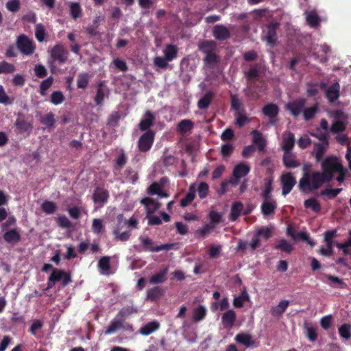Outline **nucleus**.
<instances>
[{"label": "nucleus", "mask_w": 351, "mask_h": 351, "mask_svg": "<svg viewBox=\"0 0 351 351\" xmlns=\"http://www.w3.org/2000/svg\"><path fill=\"white\" fill-rule=\"evenodd\" d=\"M159 328L160 324L157 321H152L142 326L139 330V332L143 335H149L158 330Z\"/></svg>", "instance_id": "obj_35"}, {"label": "nucleus", "mask_w": 351, "mask_h": 351, "mask_svg": "<svg viewBox=\"0 0 351 351\" xmlns=\"http://www.w3.org/2000/svg\"><path fill=\"white\" fill-rule=\"evenodd\" d=\"M280 26V23L277 22H271L266 26V29L264 31V38L265 41L271 45H274L277 40V29Z\"/></svg>", "instance_id": "obj_9"}, {"label": "nucleus", "mask_w": 351, "mask_h": 351, "mask_svg": "<svg viewBox=\"0 0 351 351\" xmlns=\"http://www.w3.org/2000/svg\"><path fill=\"white\" fill-rule=\"evenodd\" d=\"M53 82V77L49 76L46 80H43L40 84V94L43 96L46 95V91L51 86Z\"/></svg>", "instance_id": "obj_54"}, {"label": "nucleus", "mask_w": 351, "mask_h": 351, "mask_svg": "<svg viewBox=\"0 0 351 351\" xmlns=\"http://www.w3.org/2000/svg\"><path fill=\"white\" fill-rule=\"evenodd\" d=\"M311 167V165L306 163L302 167L304 171L302 177L299 181V189L304 193H308L312 191L317 190L319 188H314L313 186V172L310 173L309 170Z\"/></svg>", "instance_id": "obj_3"}, {"label": "nucleus", "mask_w": 351, "mask_h": 351, "mask_svg": "<svg viewBox=\"0 0 351 351\" xmlns=\"http://www.w3.org/2000/svg\"><path fill=\"white\" fill-rule=\"evenodd\" d=\"M340 96V84L338 82H334L326 90V97L329 102H335Z\"/></svg>", "instance_id": "obj_19"}, {"label": "nucleus", "mask_w": 351, "mask_h": 351, "mask_svg": "<svg viewBox=\"0 0 351 351\" xmlns=\"http://www.w3.org/2000/svg\"><path fill=\"white\" fill-rule=\"evenodd\" d=\"M42 210L47 214H53L57 208L56 203L51 201H45L41 206Z\"/></svg>", "instance_id": "obj_58"}, {"label": "nucleus", "mask_w": 351, "mask_h": 351, "mask_svg": "<svg viewBox=\"0 0 351 351\" xmlns=\"http://www.w3.org/2000/svg\"><path fill=\"white\" fill-rule=\"evenodd\" d=\"M90 80V75L87 73H81L77 75V86L79 88L84 89L87 87Z\"/></svg>", "instance_id": "obj_49"}, {"label": "nucleus", "mask_w": 351, "mask_h": 351, "mask_svg": "<svg viewBox=\"0 0 351 351\" xmlns=\"http://www.w3.org/2000/svg\"><path fill=\"white\" fill-rule=\"evenodd\" d=\"M282 161L284 165L288 169L296 168L300 165V163L296 160L295 156L291 152H284Z\"/></svg>", "instance_id": "obj_21"}, {"label": "nucleus", "mask_w": 351, "mask_h": 351, "mask_svg": "<svg viewBox=\"0 0 351 351\" xmlns=\"http://www.w3.org/2000/svg\"><path fill=\"white\" fill-rule=\"evenodd\" d=\"M254 234L259 239L263 237L265 239H269L272 236V231L268 227H261L256 231Z\"/></svg>", "instance_id": "obj_56"}, {"label": "nucleus", "mask_w": 351, "mask_h": 351, "mask_svg": "<svg viewBox=\"0 0 351 351\" xmlns=\"http://www.w3.org/2000/svg\"><path fill=\"white\" fill-rule=\"evenodd\" d=\"M304 206L306 208H311L315 213H318L321 210V205L315 197L306 199L304 202Z\"/></svg>", "instance_id": "obj_40"}, {"label": "nucleus", "mask_w": 351, "mask_h": 351, "mask_svg": "<svg viewBox=\"0 0 351 351\" xmlns=\"http://www.w3.org/2000/svg\"><path fill=\"white\" fill-rule=\"evenodd\" d=\"M16 46L22 53L27 56L32 55L35 50L33 42L23 34L17 38Z\"/></svg>", "instance_id": "obj_5"}, {"label": "nucleus", "mask_w": 351, "mask_h": 351, "mask_svg": "<svg viewBox=\"0 0 351 351\" xmlns=\"http://www.w3.org/2000/svg\"><path fill=\"white\" fill-rule=\"evenodd\" d=\"M165 57L169 62L172 61L177 57L178 48L173 45H168L164 50Z\"/></svg>", "instance_id": "obj_42"}, {"label": "nucleus", "mask_w": 351, "mask_h": 351, "mask_svg": "<svg viewBox=\"0 0 351 351\" xmlns=\"http://www.w3.org/2000/svg\"><path fill=\"white\" fill-rule=\"evenodd\" d=\"M98 267L103 271H108L110 269V257L104 256L101 258L98 262Z\"/></svg>", "instance_id": "obj_60"}, {"label": "nucleus", "mask_w": 351, "mask_h": 351, "mask_svg": "<svg viewBox=\"0 0 351 351\" xmlns=\"http://www.w3.org/2000/svg\"><path fill=\"white\" fill-rule=\"evenodd\" d=\"M234 116L235 117L234 123L239 128L243 127L249 121L245 112H234Z\"/></svg>", "instance_id": "obj_47"}, {"label": "nucleus", "mask_w": 351, "mask_h": 351, "mask_svg": "<svg viewBox=\"0 0 351 351\" xmlns=\"http://www.w3.org/2000/svg\"><path fill=\"white\" fill-rule=\"evenodd\" d=\"M277 202L274 199H263L261 206V213L264 216H269L274 214L277 208Z\"/></svg>", "instance_id": "obj_17"}, {"label": "nucleus", "mask_w": 351, "mask_h": 351, "mask_svg": "<svg viewBox=\"0 0 351 351\" xmlns=\"http://www.w3.org/2000/svg\"><path fill=\"white\" fill-rule=\"evenodd\" d=\"M141 204L145 206L147 215L153 214L161 206V204L160 202L151 197L142 199L141 200Z\"/></svg>", "instance_id": "obj_18"}, {"label": "nucleus", "mask_w": 351, "mask_h": 351, "mask_svg": "<svg viewBox=\"0 0 351 351\" xmlns=\"http://www.w3.org/2000/svg\"><path fill=\"white\" fill-rule=\"evenodd\" d=\"M328 147V145L315 143L313 151L316 162H320L322 160L323 156Z\"/></svg>", "instance_id": "obj_38"}, {"label": "nucleus", "mask_w": 351, "mask_h": 351, "mask_svg": "<svg viewBox=\"0 0 351 351\" xmlns=\"http://www.w3.org/2000/svg\"><path fill=\"white\" fill-rule=\"evenodd\" d=\"M273 179L266 178L264 179V189L261 194L263 199H272L271 193L273 191Z\"/></svg>", "instance_id": "obj_24"}, {"label": "nucleus", "mask_w": 351, "mask_h": 351, "mask_svg": "<svg viewBox=\"0 0 351 351\" xmlns=\"http://www.w3.org/2000/svg\"><path fill=\"white\" fill-rule=\"evenodd\" d=\"M109 197L108 190L101 187H96L93 194V200L95 204L103 205L108 202Z\"/></svg>", "instance_id": "obj_15"}, {"label": "nucleus", "mask_w": 351, "mask_h": 351, "mask_svg": "<svg viewBox=\"0 0 351 351\" xmlns=\"http://www.w3.org/2000/svg\"><path fill=\"white\" fill-rule=\"evenodd\" d=\"M14 99H10L6 94L5 89L2 85H0V104L8 105L12 104Z\"/></svg>", "instance_id": "obj_62"}, {"label": "nucleus", "mask_w": 351, "mask_h": 351, "mask_svg": "<svg viewBox=\"0 0 351 351\" xmlns=\"http://www.w3.org/2000/svg\"><path fill=\"white\" fill-rule=\"evenodd\" d=\"M245 77L247 81H252L258 79L259 77V71L258 69V64L251 66L249 70L244 71Z\"/></svg>", "instance_id": "obj_44"}, {"label": "nucleus", "mask_w": 351, "mask_h": 351, "mask_svg": "<svg viewBox=\"0 0 351 351\" xmlns=\"http://www.w3.org/2000/svg\"><path fill=\"white\" fill-rule=\"evenodd\" d=\"M237 319V315L233 310H228L221 317V322L225 328H231Z\"/></svg>", "instance_id": "obj_20"}, {"label": "nucleus", "mask_w": 351, "mask_h": 351, "mask_svg": "<svg viewBox=\"0 0 351 351\" xmlns=\"http://www.w3.org/2000/svg\"><path fill=\"white\" fill-rule=\"evenodd\" d=\"M262 111L264 115L269 118L270 123L271 125H274L276 123V121L274 120V119L276 118L278 114L279 107L275 104L270 103L266 104L263 108Z\"/></svg>", "instance_id": "obj_16"}, {"label": "nucleus", "mask_w": 351, "mask_h": 351, "mask_svg": "<svg viewBox=\"0 0 351 351\" xmlns=\"http://www.w3.org/2000/svg\"><path fill=\"white\" fill-rule=\"evenodd\" d=\"M243 208V205L241 202H234L232 204L229 220L235 221L240 216Z\"/></svg>", "instance_id": "obj_32"}, {"label": "nucleus", "mask_w": 351, "mask_h": 351, "mask_svg": "<svg viewBox=\"0 0 351 351\" xmlns=\"http://www.w3.org/2000/svg\"><path fill=\"white\" fill-rule=\"evenodd\" d=\"M339 333L340 337L345 339L348 340L351 339V324H343L339 328Z\"/></svg>", "instance_id": "obj_50"}, {"label": "nucleus", "mask_w": 351, "mask_h": 351, "mask_svg": "<svg viewBox=\"0 0 351 351\" xmlns=\"http://www.w3.org/2000/svg\"><path fill=\"white\" fill-rule=\"evenodd\" d=\"M167 273L168 267H166L160 270L157 274L153 275L149 279V282L152 285H156L165 282L167 280Z\"/></svg>", "instance_id": "obj_34"}, {"label": "nucleus", "mask_w": 351, "mask_h": 351, "mask_svg": "<svg viewBox=\"0 0 351 351\" xmlns=\"http://www.w3.org/2000/svg\"><path fill=\"white\" fill-rule=\"evenodd\" d=\"M234 340L237 343L244 345L247 348L253 346L254 343L252 335L247 333L241 332L237 334L234 337Z\"/></svg>", "instance_id": "obj_27"}, {"label": "nucleus", "mask_w": 351, "mask_h": 351, "mask_svg": "<svg viewBox=\"0 0 351 351\" xmlns=\"http://www.w3.org/2000/svg\"><path fill=\"white\" fill-rule=\"evenodd\" d=\"M68 51L61 44L56 45L50 50V56L54 61H58L60 64L65 63L68 60Z\"/></svg>", "instance_id": "obj_7"}, {"label": "nucleus", "mask_w": 351, "mask_h": 351, "mask_svg": "<svg viewBox=\"0 0 351 351\" xmlns=\"http://www.w3.org/2000/svg\"><path fill=\"white\" fill-rule=\"evenodd\" d=\"M322 173L314 171L313 176V186L320 188L325 182H330L334 173L341 171L343 165L338 162L337 157L328 156L326 158L321 164Z\"/></svg>", "instance_id": "obj_1"}, {"label": "nucleus", "mask_w": 351, "mask_h": 351, "mask_svg": "<svg viewBox=\"0 0 351 351\" xmlns=\"http://www.w3.org/2000/svg\"><path fill=\"white\" fill-rule=\"evenodd\" d=\"M206 315V308L202 306L195 308L193 312V319L195 322L202 320Z\"/></svg>", "instance_id": "obj_51"}, {"label": "nucleus", "mask_w": 351, "mask_h": 351, "mask_svg": "<svg viewBox=\"0 0 351 351\" xmlns=\"http://www.w3.org/2000/svg\"><path fill=\"white\" fill-rule=\"evenodd\" d=\"M215 228V226L211 224L210 223H206L204 226L203 228L197 229L195 232V236L197 238L204 239L208 234H210V231Z\"/></svg>", "instance_id": "obj_46"}, {"label": "nucleus", "mask_w": 351, "mask_h": 351, "mask_svg": "<svg viewBox=\"0 0 351 351\" xmlns=\"http://www.w3.org/2000/svg\"><path fill=\"white\" fill-rule=\"evenodd\" d=\"M64 99L63 93L60 90L54 91L51 95V102L54 105L60 104Z\"/></svg>", "instance_id": "obj_59"}, {"label": "nucleus", "mask_w": 351, "mask_h": 351, "mask_svg": "<svg viewBox=\"0 0 351 351\" xmlns=\"http://www.w3.org/2000/svg\"><path fill=\"white\" fill-rule=\"evenodd\" d=\"M125 178L129 182L134 184L138 178V173L132 168H128L125 171Z\"/></svg>", "instance_id": "obj_63"}, {"label": "nucleus", "mask_w": 351, "mask_h": 351, "mask_svg": "<svg viewBox=\"0 0 351 351\" xmlns=\"http://www.w3.org/2000/svg\"><path fill=\"white\" fill-rule=\"evenodd\" d=\"M155 115L149 110H147L138 124V128L141 131L147 132L150 130V128L154 125Z\"/></svg>", "instance_id": "obj_12"}, {"label": "nucleus", "mask_w": 351, "mask_h": 351, "mask_svg": "<svg viewBox=\"0 0 351 351\" xmlns=\"http://www.w3.org/2000/svg\"><path fill=\"white\" fill-rule=\"evenodd\" d=\"M194 127V123L190 119H182L177 125V131L181 134L190 132Z\"/></svg>", "instance_id": "obj_37"}, {"label": "nucleus", "mask_w": 351, "mask_h": 351, "mask_svg": "<svg viewBox=\"0 0 351 351\" xmlns=\"http://www.w3.org/2000/svg\"><path fill=\"white\" fill-rule=\"evenodd\" d=\"M103 87L104 83L101 82H99L97 86V93L95 97V101L97 105H101L103 104L105 96L104 90Z\"/></svg>", "instance_id": "obj_55"}, {"label": "nucleus", "mask_w": 351, "mask_h": 351, "mask_svg": "<svg viewBox=\"0 0 351 351\" xmlns=\"http://www.w3.org/2000/svg\"><path fill=\"white\" fill-rule=\"evenodd\" d=\"M15 70L16 68L14 64L6 61H1L0 62V74L12 73Z\"/></svg>", "instance_id": "obj_53"}, {"label": "nucleus", "mask_w": 351, "mask_h": 351, "mask_svg": "<svg viewBox=\"0 0 351 351\" xmlns=\"http://www.w3.org/2000/svg\"><path fill=\"white\" fill-rule=\"evenodd\" d=\"M123 327V322L121 319H113L110 323L107 329L105 330V335H110L114 333L117 330Z\"/></svg>", "instance_id": "obj_45"}, {"label": "nucleus", "mask_w": 351, "mask_h": 351, "mask_svg": "<svg viewBox=\"0 0 351 351\" xmlns=\"http://www.w3.org/2000/svg\"><path fill=\"white\" fill-rule=\"evenodd\" d=\"M250 171V167L247 165L245 163H239L233 169V176L234 178L239 180L240 178L245 176L248 174Z\"/></svg>", "instance_id": "obj_25"}, {"label": "nucleus", "mask_w": 351, "mask_h": 351, "mask_svg": "<svg viewBox=\"0 0 351 351\" xmlns=\"http://www.w3.org/2000/svg\"><path fill=\"white\" fill-rule=\"evenodd\" d=\"M306 21L311 27H315L319 25V19L316 13L310 12L306 16Z\"/></svg>", "instance_id": "obj_61"}, {"label": "nucleus", "mask_w": 351, "mask_h": 351, "mask_svg": "<svg viewBox=\"0 0 351 351\" xmlns=\"http://www.w3.org/2000/svg\"><path fill=\"white\" fill-rule=\"evenodd\" d=\"M280 180L282 184V194L285 196L291 191L296 184V180L291 173L289 172L282 174Z\"/></svg>", "instance_id": "obj_10"}, {"label": "nucleus", "mask_w": 351, "mask_h": 351, "mask_svg": "<svg viewBox=\"0 0 351 351\" xmlns=\"http://www.w3.org/2000/svg\"><path fill=\"white\" fill-rule=\"evenodd\" d=\"M49 277L51 281H55L56 282L61 281V285L63 287L67 286L72 281L69 273L57 268L53 270Z\"/></svg>", "instance_id": "obj_6"}, {"label": "nucleus", "mask_w": 351, "mask_h": 351, "mask_svg": "<svg viewBox=\"0 0 351 351\" xmlns=\"http://www.w3.org/2000/svg\"><path fill=\"white\" fill-rule=\"evenodd\" d=\"M164 289L158 286L154 287L147 291V298L151 301H157L164 295Z\"/></svg>", "instance_id": "obj_28"}, {"label": "nucleus", "mask_w": 351, "mask_h": 351, "mask_svg": "<svg viewBox=\"0 0 351 351\" xmlns=\"http://www.w3.org/2000/svg\"><path fill=\"white\" fill-rule=\"evenodd\" d=\"M3 239L8 243H17L21 241V236L16 229H12L4 233Z\"/></svg>", "instance_id": "obj_30"}, {"label": "nucleus", "mask_w": 351, "mask_h": 351, "mask_svg": "<svg viewBox=\"0 0 351 351\" xmlns=\"http://www.w3.org/2000/svg\"><path fill=\"white\" fill-rule=\"evenodd\" d=\"M276 250H280L287 254H290L293 250V246L285 239H280L278 244L274 246Z\"/></svg>", "instance_id": "obj_48"}, {"label": "nucleus", "mask_w": 351, "mask_h": 351, "mask_svg": "<svg viewBox=\"0 0 351 351\" xmlns=\"http://www.w3.org/2000/svg\"><path fill=\"white\" fill-rule=\"evenodd\" d=\"M195 189L194 185L192 184L189 187V191L184 198L180 200V206L182 207H186L189 205L195 199Z\"/></svg>", "instance_id": "obj_39"}, {"label": "nucleus", "mask_w": 351, "mask_h": 351, "mask_svg": "<svg viewBox=\"0 0 351 351\" xmlns=\"http://www.w3.org/2000/svg\"><path fill=\"white\" fill-rule=\"evenodd\" d=\"M35 35L36 39L39 42H43L45 39V29L44 26L42 24H37L36 25V29H35Z\"/></svg>", "instance_id": "obj_64"}, {"label": "nucleus", "mask_w": 351, "mask_h": 351, "mask_svg": "<svg viewBox=\"0 0 351 351\" xmlns=\"http://www.w3.org/2000/svg\"><path fill=\"white\" fill-rule=\"evenodd\" d=\"M230 109L234 113L245 111L241 100L237 94L230 95Z\"/></svg>", "instance_id": "obj_26"}, {"label": "nucleus", "mask_w": 351, "mask_h": 351, "mask_svg": "<svg viewBox=\"0 0 351 351\" xmlns=\"http://www.w3.org/2000/svg\"><path fill=\"white\" fill-rule=\"evenodd\" d=\"M14 125L20 134L27 133L28 135L32 132L33 125L30 121H28L24 114L19 112L17 118L14 122Z\"/></svg>", "instance_id": "obj_8"}, {"label": "nucleus", "mask_w": 351, "mask_h": 351, "mask_svg": "<svg viewBox=\"0 0 351 351\" xmlns=\"http://www.w3.org/2000/svg\"><path fill=\"white\" fill-rule=\"evenodd\" d=\"M252 134L253 135V143L257 146L258 150L260 152L264 151L266 141L262 133L258 130H254L252 132Z\"/></svg>", "instance_id": "obj_29"}, {"label": "nucleus", "mask_w": 351, "mask_h": 351, "mask_svg": "<svg viewBox=\"0 0 351 351\" xmlns=\"http://www.w3.org/2000/svg\"><path fill=\"white\" fill-rule=\"evenodd\" d=\"M213 35L217 40H225L230 38V32L223 25H216L213 28Z\"/></svg>", "instance_id": "obj_13"}, {"label": "nucleus", "mask_w": 351, "mask_h": 351, "mask_svg": "<svg viewBox=\"0 0 351 351\" xmlns=\"http://www.w3.org/2000/svg\"><path fill=\"white\" fill-rule=\"evenodd\" d=\"M198 196L200 199L206 198L209 192V186L206 182H202L197 189Z\"/></svg>", "instance_id": "obj_57"}, {"label": "nucleus", "mask_w": 351, "mask_h": 351, "mask_svg": "<svg viewBox=\"0 0 351 351\" xmlns=\"http://www.w3.org/2000/svg\"><path fill=\"white\" fill-rule=\"evenodd\" d=\"M70 14L72 19H77L80 17L82 13V9L80 3L71 2L69 5Z\"/></svg>", "instance_id": "obj_43"}, {"label": "nucleus", "mask_w": 351, "mask_h": 351, "mask_svg": "<svg viewBox=\"0 0 351 351\" xmlns=\"http://www.w3.org/2000/svg\"><path fill=\"white\" fill-rule=\"evenodd\" d=\"M155 134L154 131L147 130L140 136L138 141L140 152H147L151 149L154 142Z\"/></svg>", "instance_id": "obj_4"}, {"label": "nucleus", "mask_w": 351, "mask_h": 351, "mask_svg": "<svg viewBox=\"0 0 351 351\" xmlns=\"http://www.w3.org/2000/svg\"><path fill=\"white\" fill-rule=\"evenodd\" d=\"M198 49L204 54H208L215 52L217 49V43L211 40H205L198 45Z\"/></svg>", "instance_id": "obj_22"}, {"label": "nucleus", "mask_w": 351, "mask_h": 351, "mask_svg": "<svg viewBox=\"0 0 351 351\" xmlns=\"http://www.w3.org/2000/svg\"><path fill=\"white\" fill-rule=\"evenodd\" d=\"M305 104V99H296L287 104V110H289L294 117H297L303 111Z\"/></svg>", "instance_id": "obj_11"}, {"label": "nucleus", "mask_w": 351, "mask_h": 351, "mask_svg": "<svg viewBox=\"0 0 351 351\" xmlns=\"http://www.w3.org/2000/svg\"><path fill=\"white\" fill-rule=\"evenodd\" d=\"M289 304V301L287 300H281L278 305L271 308L270 313L273 316L280 317L286 311Z\"/></svg>", "instance_id": "obj_31"}, {"label": "nucleus", "mask_w": 351, "mask_h": 351, "mask_svg": "<svg viewBox=\"0 0 351 351\" xmlns=\"http://www.w3.org/2000/svg\"><path fill=\"white\" fill-rule=\"evenodd\" d=\"M215 97V93L212 91H208L200 98L197 101V107L199 110H207Z\"/></svg>", "instance_id": "obj_23"}, {"label": "nucleus", "mask_w": 351, "mask_h": 351, "mask_svg": "<svg viewBox=\"0 0 351 351\" xmlns=\"http://www.w3.org/2000/svg\"><path fill=\"white\" fill-rule=\"evenodd\" d=\"M250 297L246 290L244 289L241 291V294L238 296L234 297L233 300V305L236 308H241L243 306V303L245 301H248Z\"/></svg>", "instance_id": "obj_41"}, {"label": "nucleus", "mask_w": 351, "mask_h": 351, "mask_svg": "<svg viewBox=\"0 0 351 351\" xmlns=\"http://www.w3.org/2000/svg\"><path fill=\"white\" fill-rule=\"evenodd\" d=\"M139 240L141 241V244L135 247L136 251L139 252L143 251L158 252L162 250H169L171 248V244L154 245V241L147 236H141Z\"/></svg>", "instance_id": "obj_2"}, {"label": "nucleus", "mask_w": 351, "mask_h": 351, "mask_svg": "<svg viewBox=\"0 0 351 351\" xmlns=\"http://www.w3.org/2000/svg\"><path fill=\"white\" fill-rule=\"evenodd\" d=\"M204 62L207 66L214 69L219 64L220 57L215 52L208 53L204 58Z\"/></svg>", "instance_id": "obj_33"}, {"label": "nucleus", "mask_w": 351, "mask_h": 351, "mask_svg": "<svg viewBox=\"0 0 351 351\" xmlns=\"http://www.w3.org/2000/svg\"><path fill=\"white\" fill-rule=\"evenodd\" d=\"M282 149L285 152H291L295 145V136L290 131H285L282 136Z\"/></svg>", "instance_id": "obj_14"}, {"label": "nucleus", "mask_w": 351, "mask_h": 351, "mask_svg": "<svg viewBox=\"0 0 351 351\" xmlns=\"http://www.w3.org/2000/svg\"><path fill=\"white\" fill-rule=\"evenodd\" d=\"M326 278L330 281V286L337 289H346L347 288V284L337 276H332L331 274L326 275Z\"/></svg>", "instance_id": "obj_36"}, {"label": "nucleus", "mask_w": 351, "mask_h": 351, "mask_svg": "<svg viewBox=\"0 0 351 351\" xmlns=\"http://www.w3.org/2000/svg\"><path fill=\"white\" fill-rule=\"evenodd\" d=\"M54 116L52 112H49L41 117L40 123L47 128H51L54 125L56 122Z\"/></svg>", "instance_id": "obj_52"}]
</instances>
